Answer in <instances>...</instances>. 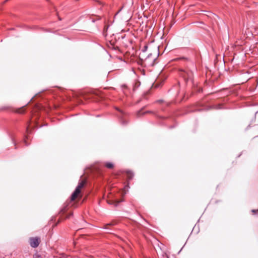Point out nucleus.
<instances>
[{
	"instance_id": "f257e3e1",
	"label": "nucleus",
	"mask_w": 258,
	"mask_h": 258,
	"mask_svg": "<svg viewBox=\"0 0 258 258\" xmlns=\"http://www.w3.org/2000/svg\"><path fill=\"white\" fill-rule=\"evenodd\" d=\"M196 70V67L194 62H190L187 68L179 70L180 75L184 79L185 82L192 81L194 71Z\"/></svg>"
},
{
	"instance_id": "f03ea898",
	"label": "nucleus",
	"mask_w": 258,
	"mask_h": 258,
	"mask_svg": "<svg viewBox=\"0 0 258 258\" xmlns=\"http://www.w3.org/2000/svg\"><path fill=\"white\" fill-rule=\"evenodd\" d=\"M159 54V50L157 49L155 51L154 54L150 53L148 56L145 58V62L149 66H153L155 63V61L157 59V56Z\"/></svg>"
},
{
	"instance_id": "7ed1b4c3",
	"label": "nucleus",
	"mask_w": 258,
	"mask_h": 258,
	"mask_svg": "<svg viewBox=\"0 0 258 258\" xmlns=\"http://www.w3.org/2000/svg\"><path fill=\"white\" fill-rule=\"evenodd\" d=\"M85 183V180H81L79 182L78 185L76 187L75 190L71 195V201H74L81 192V189L84 186Z\"/></svg>"
},
{
	"instance_id": "20e7f679",
	"label": "nucleus",
	"mask_w": 258,
	"mask_h": 258,
	"mask_svg": "<svg viewBox=\"0 0 258 258\" xmlns=\"http://www.w3.org/2000/svg\"><path fill=\"white\" fill-rule=\"evenodd\" d=\"M40 238L38 237H30L29 238V243L31 247L33 248L37 247L40 243Z\"/></svg>"
},
{
	"instance_id": "39448f33",
	"label": "nucleus",
	"mask_w": 258,
	"mask_h": 258,
	"mask_svg": "<svg viewBox=\"0 0 258 258\" xmlns=\"http://www.w3.org/2000/svg\"><path fill=\"white\" fill-rule=\"evenodd\" d=\"M116 110H117L120 113V116H119L120 122L122 125H125L127 124V121H125V119L124 118V116L125 115V113L122 110L119 109L118 108H116Z\"/></svg>"
},
{
	"instance_id": "423d86ee",
	"label": "nucleus",
	"mask_w": 258,
	"mask_h": 258,
	"mask_svg": "<svg viewBox=\"0 0 258 258\" xmlns=\"http://www.w3.org/2000/svg\"><path fill=\"white\" fill-rule=\"evenodd\" d=\"M126 176L128 180H132L134 176V174L131 171H127Z\"/></svg>"
},
{
	"instance_id": "0eeeda50",
	"label": "nucleus",
	"mask_w": 258,
	"mask_h": 258,
	"mask_svg": "<svg viewBox=\"0 0 258 258\" xmlns=\"http://www.w3.org/2000/svg\"><path fill=\"white\" fill-rule=\"evenodd\" d=\"M115 222H110V223H107L106 224V225H104V228L105 229H109V227L110 226H113L115 224Z\"/></svg>"
},
{
	"instance_id": "6e6552de",
	"label": "nucleus",
	"mask_w": 258,
	"mask_h": 258,
	"mask_svg": "<svg viewBox=\"0 0 258 258\" xmlns=\"http://www.w3.org/2000/svg\"><path fill=\"white\" fill-rule=\"evenodd\" d=\"M105 166L107 168L109 169H111L114 167V165L113 163L110 162H107L105 163Z\"/></svg>"
},
{
	"instance_id": "1a4fd4ad",
	"label": "nucleus",
	"mask_w": 258,
	"mask_h": 258,
	"mask_svg": "<svg viewBox=\"0 0 258 258\" xmlns=\"http://www.w3.org/2000/svg\"><path fill=\"white\" fill-rule=\"evenodd\" d=\"M147 49H148V46L147 45H145L144 46L143 48L142 49V53L140 54V57H143L144 53L146 52Z\"/></svg>"
},
{
	"instance_id": "9d476101",
	"label": "nucleus",
	"mask_w": 258,
	"mask_h": 258,
	"mask_svg": "<svg viewBox=\"0 0 258 258\" xmlns=\"http://www.w3.org/2000/svg\"><path fill=\"white\" fill-rule=\"evenodd\" d=\"M147 112H143L142 110H140L138 111V113H137V115L138 116H140L141 115H143V114H144L146 113Z\"/></svg>"
},
{
	"instance_id": "9b49d317",
	"label": "nucleus",
	"mask_w": 258,
	"mask_h": 258,
	"mask_svg": "<svg viewBox=\"0 0 258 258\" xmlns=\"http://www.w3.org/2000/svg\"><path fill=\"white\" fill-rule=\"evenodd\" d=\"M23 112H24L23 109H20V111L18 112L20 113H22Z\"/></svg>"
},
{
	"instance_id": "f8f14e48",
	"label": "nucleus",
	"mask_w": 258,
	"mask_h": 258,
	"mask_svg": "<svg viewBox=\"0 0 258 258\" xmlns=\"http://www.w3.org/2000/svg\"><path fill=\"white\" fill-rule=\"evenodd\" d=\"M257 212H258V210L257 211L255 210H252V212L253 213H255Z\"/></svg>"
},
{
	"instance_id": "ddd939ff",
	"label": "nucleus",
	"mask_w": 258,
	"mask_h": 258,
	"mask_svg": "<svg viewBox=\"0 0 258 258\" xmlns=\"http://www.w3.org/2000/svg\"><path fill=\"white\" fill-rule=\"evenodd\" d=\"M26 131H27V133H28V134H29V127H27Z\"/></svg>"
},
{
	"instance_id": "4468645a",
	"label": "nucleus",
	"mask_w": 258,
	"mask_h": 258,
	"mask_svg": "<svg viewBox=\"0 0 258 258\" xmlns=\"http://www.w3.org/2000/svg\"><path fill=\"white\" fill-rule=\"evenodd\" d=\"M25 145H26V146H28V144H27V143H26V141H25Z\"/></svg>"
}]
</instances>
